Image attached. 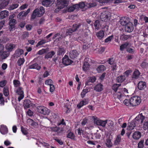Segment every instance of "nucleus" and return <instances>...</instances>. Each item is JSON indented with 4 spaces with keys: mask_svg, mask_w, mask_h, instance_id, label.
<instances>
[{
    "mask_svg": "<svg viewBox=\"0 0 148 148\" xmlns=\"http://www.w3.org/2000/svg\"><path fill=\"white\" fill-rule=\"evenodd\" d=\"M128 126L127 129L129 130H133L135 127L136 126L134 120H133L131 122L128 123Z\"/></svg>",
    "mask_w": 148,
    "mask_h": 148,
    "instance_id": "6ab92c4d",
    "label": "nucleus"
},
{
    "mask_svg": "<svg viewBox=\"0 0 148 148\" xmlns=\"http://www.w3.org/2000/svg\"><path fill=\"white\" fill-rule=\"evenodd\" d=\"M96 36L99 39L101 40L104 36V32L102 30H100L97 33Z\"/></svg>",
    "mask_w": 148,
    "mask_h": 148,
    "instance_id": "473e14b6",
    "label": "nucleus"
},
{
    "mask_svg": "<svg viewBox=\"0 0 148 148\" xmlns=\"http://www.w3.org/2000/svg\"><path fill=\"white\" fill-rule=\"evenodd\" d=\"M121 140V137L120 134L117 135V136L115 140L114 145H118L120 144Z\"/></svg>",
    "mask_w": 148,
    "mask_h": 148,
    "instance_id": "72a5a7b5",
    "label": "nucleus"
},
{
    "mask_svg": "<svg viewBox=\"0 0 148 148\" xmlns=\"http://www.w3.org/2000/svg\"><path fill=\"white\" fill-rule=\"evenodd\" d=\"M56 54V52L54 51H51L47 53L45 55L44 58L45 59L51 58L54 56Z\"/></svg>",
    "mask_w": 148,
    "mask_h": 148,
    "instance_id": "c85d7f7f",
    "label": "nucleus"
},
{
    "mask_svg": "<svg viewBox=\"0 0 148 148\" xmlns=\"http://www.w3.org/2000/svg\"><path fill=\"white\" fill-rule=\"evenodd\" d=\"M125 79V77L124 75H121L117 78V82L119 83H121L124 81Z\"/></svg>",
    "mask_w": 148,
    "mask_h": 148,
    "instance_id": "e433bc0d",
    "label": "nucleus"
},
{
    "mask_svg": "<svg viewBox=\"0 0 148 148\" xmlns=\"http://www.w3.org/2000/svg\"><path fill=\"white\" fill-rule=\"evenodd\" d=\"M103 86L101 83L97 84L94 87V90L97 92H101L103 90Z\"/></svg>",
    "mask_w": 148,
    "mask_h": 148,
    "instance_id": "412c9836",
    "label": "nucleus"
},
{
    "mask_svg": "<svg viewBox=\"0 0 148 148\" xmlns=\"http://www.w3.org/2000/svg\"><path fill=\"white\" fill-rule=\"evenodd\" d=\"M107 123V120H106L105 121H102L101 120L100 124V125H100L101 126H102L103 127H105L106 124Z\"/></svg>",
    "mask_w": 148,
    "mask_h": 148,
    "instance_id": "13d9d810",
    "label": "nucleus"
},
{
    "mask_svg": "<svg viewBox=\"0 0 148 148\" xmlns=\"http://www.w3.org/2000/svg\"><path fill=\"white\" fill-rule=\"evenodd\" d=\"M65 53L64 48L62 47H60L58 48L57 55L60 56L63 55Z\"/></svg>",
    "mask_w": 148,
    "mask_h": 148,
    "instance_id": "c756f323",
    "label": "nucleus"
},
{
    "mask_svg": "<svg viewBox=\"0 0 148 148\" xmlns=\"http://www.w3.org/2000/svg\"><path fill=\"white\" fill-rule=\"evenodd\" d=\"M96 79V78L95 76L90 77L88 78L87 81L85 83V85H90L91 84L90 82L93 83L95 82Z\"/></svg>",
    "mask_w": 148,
    "mask_h": 148,
    "instance_id": "4468645a",
    "label": "nucleus"
},
{
    "mask_svg": "<svg viewBox=\"0 0 148 148\" xmlns=\"http://www.w3.org/2000/svg\"><path fill=\"white\" fill-rule=\"evenodd\" d=\"M0 132L2 134H7L8 132V129L7 127L3 125H1Z\"/></svg>",
    "mask_w": 148,
    "mask_h": 148,
    "instance_id": "5701e85b",
    "label": "nucleus"
},
{
    "mask_svg": "<svg viewBox=\"0 0 148 148\" xmlns=\"http://www.w3.org/2000/svg\"><path fill=\"white\" fill-rule=\"evenodd\" d=\"M114 36L112 35L108 37L105 40V42L106 43L110 42L112 40Z\"/></svg>",
    "mask_w": 148,
    "mask_h": 148,
    "instance_id": "5fc2aeb1",
    "label": "nucleus"
},
{
    "mask_svg": "<svg viewBox=\"0 0 148 148\" xmlns=\"http://www.w3.org/2000/svg\"><path fill=\"white\" fill-rule=\"evenodd\" d=\"M106 67L104 65H101L98 66L96 70L98 73H100L106 70Z\"/></svg>",
    "mask_w": 148,
    "mask_h": 148,
    "instance_id": "7c9ffc66",
    "label": "nucleus"
},
{
    "mask_svg": "<svg viewBox=\"0 0 148 148\" xmlns=\"http://www.w3.org/2000/svg\"><path fill=\"white\" fill-rule=\"evenodd\" d=\"M28 69H36L39 70L41 68V66L37 63H35L32 65H29L28 66Z\"/></svg>",
    "mask_w": 148,
    "mask_h": 148,
    "instance_id": "dca6fc26",
    "label": "nucleus"
},
{
    "mask_svg": "<svg viewBox=\"0 0 148 148\" xmlns=\"http://www.w3.org/2000/svg\"><path fill=\"white\" fill-rule=\"evenodd\" d=\"M13 82L14 86L16 87L19 86L20 85V81L18 80H14Z\"/></svg>",
    "mask_w": 148,
    "mask_h": 148,
    "instance_id": "603ef678",
    "label": "nucleus"
},
{
    "mask_svg": "<svg viewBox=\"0 0 148 148\" xmlns=\"http://www.w3.org/2000/svg\"><path fill=\"white\" fill-rule=\"evenodd\" d=\"M90 44L87 43H84L83 45V49L86 50L90 47Z\"/></svg>",
    "mask_w": 148,
    "mask_h": 148,
    "instance_id": "e2e57ef3",
    "label": "nucleus"
},
{
    "mask_svg": "<svg viewBox=\"0 0 148 148\" xmlns=\"http://www.w3.org/2000/svg\"><path fill=\"white\" fill-rule=\"evenodd\" d=\"M97 5V4L96 3L93 2L92 3H86V6L88 8H91L92 7H94Z\"/></svg>",
    "mask_w": 148,
    "mask_h": 148,
    "instance_id": "37998d69",
    "label": "nucleus"
},
{
    "mask_svg": "<svg viewBox=\"0 0 148 148\" xmlns=\"http://www.w3.org/2000/svg\"><path fill=\"white\" fill-rule=\"evenodd\" d=\"M115 96H116V97L118 99H120L123 96V95L121 93V92L119 91L116 93V94L115 95Z\"/></svg>",
    "mask_w": 148,
    "mask_h": 148,
    "instance_id": "6e6d98bb",
    "label": "nucleus"
},
{
    "mask_svg": "<svg viewBox=\"0 0 148 148\" xmlns=\"http://www.w3.org/2000/svg\"><path fill=\"white\" fill-rule=\"evenodd\" d=\"M45 12L44 8L43 7H41L39 8H36L34 11L31 18L34 19L37 16L40 17Z\"/></svg>",
    "mask_w": 148,
    "mask_h": 148,
    "instance_id": "f257e3e1",
    "label": "nucleus"
},
{
    "mask_svg": "<svg viewBox=\"0 0 148 148\" xmlns=\"http://www.w3.org/2000/svg\"><path fill=\"white\" fill-rule=\"evenodd\" d=\"M144 141V140H141L138 143V147L139 148H142L143 147Z\"/></svg>",
    "mask_w": 148,
    "mask_h": 148,
    "instance_id": "0e129e2a",
    "label": "nucleus"
},
{
    "mask_svg": "<svg viewBox=\"0 0 148 148\" xmlns=\"http://www.w3.org/2000/svg\"><path fill=\"white\" fill-rule=\"evenodd\" d=\"M129 43L128 42H125L124 44H123L120 46V49L121 51H123L127 47Z\"/></svg>",
    "mask_w": 148,
    "mask_h": 148,
    "instance_id": "ea45409f",
    "label": "nucleus"
},
{
    "mask_svg": "<svg viewBox=\"0 0 148 148\" xmlns=\"http://www.w3.org/2000/svg\"><path fill=\"white\" fill-rule=\"evenodd\" d=\"M7 83L6 80H3L0 82V86L3 87L5 86Z\"/></svg>",
    "mask_w": 148,
    "mask_h": 148,
    "instance_id": "338daca9",
    "label": "nucleus"
},
{
    "mask_svg": "<svg viewBox=\"0 0 148 148\" xmlns=\"http://www.w3.org/2000/svg\"><path fill=\"white\" fill-rule=\"evenodd\" d=\"M37 111L44 115H48L50 112V110L44 106H39L37 108Z\"/></svg>",
    "mask_w": 148,
    "mask_h": 148,
    "instance_id": "39448f33",
    "label": "nucleus"
},
{
    "mask_svg": "<svg viewBox=\"0 0 148 148\" xmlns=\"http://www.w3.org/2000/svg\"><path fill=\"white\" fill-rule=\"evenodd\" d=\"M119 22L120 24L123 26H126L129 22L127 18L124 17H121Z\"/></svg>",
    "mask_w": 148,
    "mask_h": 148,
    "instance_id": "b1692460",
    "label": "nucleus"
},
{
    "mask_svg": "<svg viewBox=\"0 0 148 148\" xmlns=\"http://www.w3.org/2000/svg\"><path fill=\"white\" fill-rule=\"evenodd\" d=\"M106 145L107 147H110L112 146V143L111 140L110 139H107L106 143Z\"/></svg>",
    "mask_w": 148,
    "mask_h": 148,
    "instance_id": "bf43d9fd",
    "label": "nucleus"
},
{
    "mask_svg": "<svg viewBox=\"0 0 148 148\" xmlns=\"http://www.w3.org/2000/svg\"><path fill=\"white\" fill-rule=\"evenodd\" d=\"M21 131L22 132V133L25 135H27L28 132L27 131V130H26L25 128H24L22 126L21 127Z\"/></svg>",
    "mask_w": 148,
    "mask_h": 148,
    "instance_id": "774afa93",
    "label": "nucleus"
},
{
    "mask_svg": "<svg viewBox=\"0 0 148 148\" xmlns=\"http://www.w3.org/2000/svg\"><path fill=\"white\" fill-rule=\"evenodd\" d=\"M19 5L17 3H12L11 5L8 8L9 10H11L17 8Z\"/></svg>",
    "mask_w": 148,
    "mask_h": 148,
    "instance_id": "4c0bfd02",
    "label": "nucleus"
},
{
    "mask_svg": "<svg viewBox=\"0 0 148 148\" xmlns=\"http://www.w3.org/2000/svg\"><path fill=\"white\" fill-rule=\"evenodd\" d=\"M0 1H1L0 6L3 9L8 4L10 1V0H0Z\"/></svg>",
    "mask_w": 148,
    "mask_h": 148,
    "instance_id": "cd10ccee",
    "label": "nucleus"
},
{
    "mask_svg": "<svg viewBox=\"0 0 148 148\" xmlns=\"http://www.w3.org/2000/svg\"><path fill=\"white\" fill-rule=\"evenodd\" d=\"M134 25L131 22H128L125 27V31L127 32L130 33L134 30Z\"/></svg>",
    "mask_w": 148,
    "mask_h": 148,
    "instance_id": "6e6552de",
    "label": "nucleus"
},
{
    "mask_svg": "<svg viewBox=\"0 0 148 148\" xmlns=\"http://www.w3.org/2000/svg\"><path fill=\"white\" fill-rule=\"evenodd\" d=\"M140 73L139 71L137 69L135 70L132 75V78L138 79L140 75Z\"/></svg>",
    "mask_w": 148,
    "mask_h": 148,
    "instance_id": "2f4dec72",
    "label": "nucleus"
},
{
    "mask_svg": "<svg viewBox=\"0 0 148 148\" xmlns=\"http://www.w3.org/2000/svg\"><path fill=\"white\" fill-rule=\"evenodd\" d=\"M92 118L93 119V122L95 124L97 125H99L101 120L99 119L96 116H93Z\"/></svg>",
    "mask_w": 148,
    "mask_h": 148,
    "instance_id": "c9c22d12",
    "label": "nucleus"
},
{
    "mask_svg": "<svg viewBox=\"0 0 148 148\" xmlns=\"http://www.w3.org/2000/svg\"><path fill=\"white\" fill-rule=\"evenodd\" d=\"M16 23V21L15 19L10 20L9 25L10 27L9 28L10 31L11 32L15 29V25Z\"/></svg>",
    "mask_w": 148,
    "mask_h": 148,
    "instance_id": "f8f14e48",
    "label": "nucleus"
},
{
    "mask_svg": "<svg viewBox=\"0 0 148 148\" xmlns=\"http://www.w3.org/2000/svg\"><path fill=\"white\" fill-rule=\"evenodd\" d=\"M73 62V61L69 59L68 56L66 55L62 59V63L65 66L69 65Z\"/></svg>",
    "mask_w": 148,
    "mask_h": 148,
    "instance_id": "1a4fd4ad",
    "label": "nucleus"
},
{
    "mask_svg": "<svg viewBox=\"0 0 148 148\" xmlns=\"http://www.w3.org/2000/svg\"><path fill=\"white\" fill-rule=\"evenodd\" d=\"M140 102V98L138 96L132 97L130 99V103L133 106L138 105Z\"/></svg>",
    "mask_w": 148,
    "mask_h": 148,
    "instance_id": "20e7f679",
    "label": "nucleus"
},
{
    "mask_svg": "<svg viewBox=\"0 0 148 148\" xmlns=\"http://www.w3.org/2000/svg\"><path fill=\"white\" fill-rule=\"evenodd\" d=\"M75 136L73 132H70L67 135V137L68 138H70L72 139H74L75 138Z\"/></svg>",
    "mask_w": 148,
    "mask_h": 148,
    "instance_id": "de8ad7c7",
    "label": "nucleus"
},
{
    "mask_svg": "<svg viewBox=\"0 0 148 148\" xmlns=\"http://www.w3.org/2000/svg\"><path fill=\"white\" fill-rule=\"evenodd\" d=\"M68 3V0H57L56 4L57 8L55 10V12H59L60 9H62L67 6Z\"/></svg>",
    "mask_w": 148,
    "mask_h": 148,
    "instance_id": "f03ea898",
    "label": "nucleus"
},
{
    "mask_svg": "<svg viewBox=\"0 0 148 148\" xmlns=\"http://www.w3.org/2000/svg\"><path fill=\"white\" fill-rule=\"evenodd\" d=\"M108 11H104L101 13L100 17V19L102 21L106 22L109 20L108 14Z\"/></svg>",
    "mask_w": 148,
    "mask_h": 148,
    "instance_id": "0eeeda50",
    "label": "nucleus"
},
{
    "mask_svg": "<svg viewBox=\"0 0 148 148\" xmlns=\"http://www.w3.org/2000/svg\"><path fill=\"white\" fill-rule=\"evenodd\" d=\"M8 15V11L6 10L2 11L0 12V19H2L6 18Z\"/></svg>",
    "mask_w": 148,
    "mask_h": 148,
    "instance_id": "2eb2a0df",
    "label": "nucleus"
},
{
    "mask_svg": "<svg viewBox=\"0 0 148 148\" xmlns=\"http://www.w3.org/2000/svg\"><path fill=\"white\" fill-rule=\"evenodd\" d=\"M31 103V101L29 99H26L25 100L23 103L24 109H26L29 108Z\"/></svg>",
    "mask_w": 148,
    "mask_h": 148,
    "instance_id": "bb28decb",
    "label": "nucleus"
},
{
    "mask_svg": "<svg viewBox=\"0 0 148 148\" xmlns=\"http://www.w3.org/2000/svg\"><path fill=\"white\" fill-rule=\"evenodd\" d=\"M146 84L145 82H140L138 84V87L139 90H142L146 87Z\"/></svg>",
    "mask_w": 148,
    "mask_h": 148,
    "instance_id": "4be33fe9",
    "label": "nucleus"
},
{
    "mask_svg": "<svg viewBox=\"0 0 148 148\" xmlns=\"http://www.w3.org/2000/svg\"><path fill=\"white\" fill-rule=\"evenodd\" d=\"M28 120L29 121V122L30 123L31 125L32 126L35 127L37 126L38 125V124L37 123L35 122L32 119H29Z\"/></svg>",
    "mask_w": 148,
    "mask_h": 148,
    "instance_id": "3c124183",
    "label": "nucleus"
},
{
    "mask_svg": "<svg viewBox=\"0 0 148 148\" xmlns=\"http://www.w3.org/2000/svg\"><path fill=\"white\" fill-rule=\"evenodd\" d=\"M54 0H43L42 2V4L46 7L50 6L53 3Z\"/></svg>",
    "mask_w": 148,
    "mask_h": 148,
    "instance_id": "f3484780",
    "label": "nucleus"
},
{
    "mask_svg": "<svg viewBox=\"0 0 148 148\" xmlns=\"http://www.w3.org/2000/svg\"><path fill=\"white\" fill-rule=\"evenodd\" d=\"M4 103V100L3 95L2 94L0 93V104L1 105H3Z\"/></svg>",
    "mask_w": 148,
    "mask_h": 148,
    "instance_id": "052dcab7",
    "label": "nucleus"
},
{
    "mask_svg": "<svg viewBox=\"0 0 148 148\" xmlns=\"http://www.w3.org/2000/svg\"><path fill=\"white\" fill-rule=\"evenodd\" d=\"M53 84V82L51 79H49L47 80H46L45 82V84H46L49 85L50 86L51 85Z\"/></svg>",
    "mask_w": 148,
    "mask_h": 148,
    "instance_id": "680f3d73",
    "label": "nucleus"
},
{
    "mask_svg": "<svg viewBox=\"0 0 148 148\" xmlns=\"http://www.w3.org/2000/svg\"><path fill=\"white\" fill-rule=\"evenodd\" d=\"M120 86H121V84H114L112 86V88L115 92H116Z\"/></svg>",
    "mask_w": 148,
    "mask_h": 148,
    "instance_id": "49530a36",
    "label": "nucleus"
},
{
    "mask_svg": "<svg viewBox=\"0 0 148 148\" xmlns=\"http://www.w3.org/2000/svg\"><path fill=\"white\" fill-rule=\"evenodd\" d=\"M88 92V89H83L81 94L82 97V98H84L85 95Z\"/></svg>",
    "mask_w": 148,
    "mask_h": 148,
    "instance_id": "864d4df0",
    "label": "nucleus"
},
{
    "mask_svg": "<svg viewBox=\"0 0 148 148\" xmlns=\"http://www.w3.org/2000/svg\"><path fill=\"white\" fill-rule=\"evenodd\" d=\"M132 37V36L131 35H126L123 34L120 36V39L123 41H125L128 39H131Z\"/></svg>",
    "mask_w": 148,
    "mask_h": 148,
    "instance_id": "393cba45",
    "label": "nucleus"
},
{
    "mask_svg": "<svg viewBox=\"0 0 148 148\" xmlns=\"http://www.w3.org/2000/svg\"><path fill=\"white\" fill-rule=\"evenodd\" d=\"M25 61L24 59L23 58H20L17 62V64L18 66H21L22 65Z\"/></svg>",
    "mask_w": 148,
    "mask_h": 148,
    "instance_id": "8fccbe9b",
    "label": "nucleus"
},
{
    "mask_svg": "<svg viewBox=\"0 0 148 148\" xmlns=\"http://www.w3.org/2000/svg\"><path fill=\"white\" fill-rule=\"evenodd\" d=\"M50 40L49 41H47L45 39H42V40L39 41L36 45V47H38L39 46H40L45 44V43L50 41Z\"/></svg>",
    "mask_w": 148,
    "mask_h": 148,
    "instance_id": "58836bf2",
    "label": "nucleus"
},
{
    "mask_svg": "<svg viewBox=\"0 0 148 148\" xmlns=\"http://www.w3.org/2000/svg\"><path fill=\"white\" fill-rule=\"evenodd\" d=\"M16 93L19 95L18 99V101H20L24 97V92L23 88L21 87H19L16 90Z\"/></svg>",
    "mask_w": 148,
    "mask_h": 148,
    "instance_id": "9d476101",
    "label": "nucleus"
},
{
    "mask_svg": "<svg viewBox=\"0 0 148 148\" xmlns=\"http://www.w3.org/2000/svg\"><path fill=\"white\" fill-rule=\"evenodd\" d=\"M94 24L95 29L98 30L100 26V21L99 20H96Z\"/></svg>",
    "mask_w": 148,
    "mask_h": 148,
    "instance_id": "a18cd8bd",
    "label": "nucleus"
},
{
    "mask_svg": "<svg viewBox=\"0 0 148 148\" xmlns=\"http://www.w3.org/2000/svg\"><path fill=\"white\" fill-rule=\"evenodd\" d=\"M145 119V116L142 113L140 114L134 120V121L136 125V126H139L143 123Z\"/></svg>",
    "mask_w": 148,
    "mask_h": 148,
    "instance_id": "423d86ee",
    "label": "nucleus"
},
{
    "mask_svg": "<svg viewBox=\"0 0 148 148\" xmlns=\"http://www.w3.org/2000/svg\"><path fill=\"white\" fill-rule=\"evenodd\" d=\"M88 60H89L88 58H86L85 59V62L84 63L83 66V70L85 71H86L89 69L90 67V65L89 63L86 61Z\"/></svg>",
    "mask_w": 148,
    "mask_h": 148,
    "instance_id": "aec40b11",
    "label": "nucleus"
},
{
    "mask_svg": "<svg viewBox=\"0 0 148 148\" xmlns=\"http://www.w3.org/2000/svg\"><path fill=\"white\" fill-rule=\"evenodd\" d=\"M76 4H75L72 6H71L69 7L67 11L68 12H73L75 9L77 10L76 6Z\"/></svg>",
    "mask_w": 148,
    "mask_h": 148,
    "instance_id": "a19ab883",
    "label": "nucleus"
},
{
    "mask_svg": "<svg viewBox=\"0 0 148 148\" xmlns=\"http://www.w3.org/2000/svg\"><path fill=\"white\" fill-rule=\"evenodd\" d=\"M141 134L139 131H136L134 132L132 134V137L134 139L137 140L141 137Z\"/></svg>",
    "mask_w": 148,
    "mask_h": 148,
    "instance_id": "a211bd4d",
    "label": "nucleus"
},
{
    "mask_svg": "<svg viewBox=\"0 0 148 148\" xmlns=\"http://www.w3.org/2000/svg\"><path fill=\"white\" fill-rule=\"evenodd\" d=\"M114 0H99V2L100 3H111Z\"/></svg>",
    "mask_w": 148,
    "mask_h": 148,
    "instance_id": "4d7b16f0",
    "label": "nucleus"
},
{
    "mask_svg": "<svg viewBox=\"0 0 148 148\" xmlns=\"http://www.w3.org/2000/svg\"><path fill=\"white\" fill-rule=\"evenodd\" d=\"M143 128L145 130L148 129V122L147 121H145L144 122Z\"/></svg>",
    "mask_w": 148,
    "mask_h": 148,
    "instance_id": "69168bd1",
    "label": "nucleus"
},
{
    "mask_svg": "<svg viewBox=\"0 0 148 148\" xmlns=\"http://www.w3.org/2000/svg\"><path fill=\"white\" fill-rule=\"evenodd\" d=\"M76 7H77V9H78L79 8H83L85 6H86V4H85L84 2H79L78 4H76Z\"/></svg>",
    "mask_w": 148,
    "mask_h": 148,
    "instance_id": "f704fd0d",
    "label": "nucleus"
},
{
    "mask_svg": "<svg viewBox=\"0 0 148 148\" xmlns=\"http://www.w3.org/2000/svg\"><path fill=\"white\" fill-rule=\"evenodd\" d=\"M80 23H76L73 25L72 27L67 29L66 30V36L71 35L73 32H75L77 29L81 26Z\"/></svg>",
    "mask_w": 148,
    "mask_h": 148,
    "instance_id": "7ed1b4c3",
    "label": "nucleus"
},
{
    "mask_svg": "<svg viewBox=\"0 0 148 148\" xmlns=\"http://www.w3.org/2000/svg\"><path fill=\"white\" fill-rule=\"evenodd\" d=\"M79 51H77L76 50H73L70 51L69 56L71 59H74L76 58L79 55Z\"/></svg>",
    "mask_w": 148,
    "mask_h": 148,
    "instance_id": "9b49d317",
    "label": "nucleus"
},
{
    "mask_svg": "<svg viewBox=\"0 0 148 148\" xmlns=\"http://www.w3.org/2000/svg\"><path fill=\"white\" fill-rule=\"evenodd\" d=\"M15 47V45L11 44V43H8L5 46L6 49L8 50L9 51H12L14 48Z\"/></svg>",
    "mask_w": 148,
    "mask_h": 148,
    "instance_id": "a878e982",
    "label": "nucleus"
},
{
    "mask_svg": "<svg viewBox=\"0 0 148 148\" xmlns=\"http://www.w3.org/2000/svg\"><path fill=\"white\" fill-rule=\"evenodd\" d=\"M30 9L29 8L26 12L23 11L20 12L17 16V18L19 19L22 18L24 16H26L30 12Z\"/></svg>",
    "mask_w": 148,
    "mask_h": 148,
    "instance_id": "ddd939ff",
    "label": "nucleus"
},
{
    "mask_svg": "<svg viewBox=\"0 0 148 148\" xmlns=\"http://www.w3.org/2000/svg\"><path fill=\"white\" fill-rule=\"evenodd\" d=\"M3 94L6 96H8L9 94V87L8 86H5L3 90Z\"/></svg>",
    "mask_w": 148,
    "mask_h": 148,
    "instance_id": "c03bdc74",
    "label": "nucleus"
},
{
    "mask_svg": "<svg viewBox=\"0 0 148 148\" xmlns=\"http://www.w3.org/2000/svg\"><path fill=\"white\" fill-rule=\"evenodd\" d=\"M9 54V52L8 51H5L3 52L1 56L4 59H5L8 56Z\"/></svg>",
    "mask_w": 148,
    "mask_h": 148,
    "instance_id": "09e8293b",
    "label": "nucleus"
},
{
    "mask_svg": "<svg viewBox=\"0 0 148 148\" xmlns=\"http://www.w3.org/2000/svg\"><path fill=\"white\" fill-rule=\"evenodd\" d=\"M49 49L48 48L46 49H43L38 51V54L40 55H41L45 53H46L49 51Z\"/></svg>",
    "mask_w": 148,
    "mask_h": 148,
    "instance_id": "79ce46f5",
    "label": "nucleus"
}]
</instances>
